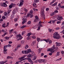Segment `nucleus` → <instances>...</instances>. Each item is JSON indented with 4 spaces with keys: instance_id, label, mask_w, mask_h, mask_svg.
Here are the masks:
<instances>
[{
    "instance_id": "8",
    "label": "nucleus",
    "mask_w": 64,
    "mask_h": 64,
    "mask_svg": "<svg viewBox=\"0 0 64 64\" xmlns=\"http://www.w3.org/2000/svg\"><path fill=\"white\" fill-rule=\"evenodd\" d=\"M26 60H28V62L30 63V64H33L34 63L31 60V58H26Z\"/></svg>"
},
{
    "instance_id": "3",
    "label": "nucleus",
    "mask_w": 64,
    "mask_h": 64,
    "mask_svg": "<svg viewBox=\"0 0 64 64\" xmlns=\"http://www.w3.org/2000/svg\"><path fill=\"white\" fill-rule=\"evenodd\" d=\"M43 8L42 9V14H41V16L44 19H45V14H44V7H43Z\"/></svg>"
},
{
    "instance_id": "47",
    "label": "nucleus",
    "mask_w": 64,
    "mask_h": 64,
    "mask_svg": "<svg viewBox=\"0 0 64 64\" xmlns=\"http://www.w3.org/2000/svg\"><path fill=\"white\" fill-rule=\"evenodd\" d=\"M24 10L26 12H27L28 11V10H27L26 8H24Z\"/></svg>"
},
{
    "instance_id": "54",
    "label": "nucleus",
    "mask_w": 64,
    "mask_h": 64,
    "mask_svg": "<svg viewBox=\"0 0 64 64\" xmlns=\"http://www.w3.org/2000/svg\"><path fill=\"white\" fill-rule=\"evenodd\" d=\"M28 57H32V56H31V55L29 54L28 55Z\"/></svg>"
},
{
    "instance_id": "1",
    "label": "nucleus",
    "mask_w": 64,
    "mask_h": 64,
    "mask_svg": "<svg viewBox=\"0 0 64 64\" xmlns=\"http://www.w3.org/2000/svg\"><path fill=\"white\" fill-rule=\"evenodd\" d=\"M53 35L54 36L53 37L54 38H56L57 39H59L60 38V36L58 34L57 32H55Z\"/></svg>"
},
{
    "instance_id": "53",
    "label": "nucleus",
    "mask_w": 64,
    "mask_h": 64,
    "mask_svg": "<svg viewBox=\"0 0 64 64\" xmlns=\"http://www.w3.org/2000/svg\"><path fill=\"white\" fill-rule=\"evenodd\" d=\"M61 58H58L56 60V61H59V60H61Z\"/></svg>"
},
{
    "instance_id": "14",
    "label": "nucleus",
    "mask_w": 64,
    "mask_h": 64,
    "mask_svg": "<svg viewBox=\"0 0 64 64\" xmlns=\"http://www.w3.org/2000/svg\"><path fill=\"white\" fill-rule=\"evenodd\" d=\"M26 16L27 17H29V16H30V18H32V17H33V16H32V15H31V14H28Z\"/></svg>"
},
{
    "instance_id": "30",
    "label": "nucleus",
    "mask_w": 64,
    "mask_h": 64,
    "mask_svg": "<svg viewBox=\"0 0 64 64\" xmlns=\"http://www.w3.org/2000/svg\"><path fill=\"white\" fill-rule=\"evenodd\" d=\"M42 50V49L41 48L40 49V48L39 49H38V52L39 53H40V52H41V51Z\"/></svg>"
},
{
    "instance_id": "11",
    "label": "nucleus",
    "mask_w": 64,
    "mask_h": 64,
    "mask_svg": "<svg viewBox=\"0 0 64 64\" xmlns=\"http://www.w3.org/2000/svg\"><path fill=\"white\" fill-rule=\"evenodd\" d=\"M16 36L18 37H19L20 38H19L18 39V40H20L22 39V38H23V37L21 36V35H20V34Z\"/></svg>"
},
{
    "instance_id": "6",
    "label": "nucleus",
    "mask_w": 64,
    "mask_h": 64,
    "mask_svg": "<svg viewBox=\"0 0 64 64\" xmlns=\"http://www.w3.org/2000/svg\"><path fill=\"white\" fill-rule=\"evenodd\" d=\"M6 3H7V4H8V2L7 1H6L5 2V3L4 2L2 3V4L1 5V6H2V7H6L7 6V5L6 4Z\"/></svg>"
},
{
    "instance_id": "7",
    "label": "nucleus",
    "mask_w": 64,
    "mask_h": 64,
    "mask_svg": "<svg viewBox=\"0 0 64 64\" xmlns=\"http://www.w3.org/2000/svg\"><path fill=\"white\" fill-rule=\"evenodd\" d=\"M50 40V39H48L47 40H46V39L42 40L45 41H46V42L47 43H48V42H49V44H51V43H52V41L50 40Z\"/></svg>"
},
{
    "instance_id": "46",
    "label": "nucleus",
    "mask_w": 64,
    "mask_h": 64,
    "mask_svg": "<svg viewBox=\"0 0 64 64\" xmlns=\"http://www.w3.org/2000/svg\"><path fill=\"white\" fill-rule=\"evenodd\" d=\"M14 31V29H12L9 30V32H12V31Z\"/></svg>"
},
{
    "instance_id": "35",
    "label": "nucleus",
    "mask_w": 64,
    "mask_h": 64,
    "mask_svg": "<svg viewBox=\"0 0 64 64\" xmlns=\"http://www.w3.org/2000/svg\"><path fill=\"white\" fill-rule=\"evenodd\" d=\"M26 56V55H24L23 56L20 58H21V59H23V58H25Z\"/></svg>"
},
{
    "instance_id": "51",
    "label": "nucleus",
    "mask_w": 64,
    "mask_h": 64,
    "mask_svg": "<svg viewBox=\"0 0 64 64\" xmlns=\"http://www.w3.org/2000/svg\"><path fill=\"white\" fill-rule=\"evenodd\" d=\"M35 44V43L34 42H32V45L33 46V45H34Z\"/></svg>"
},
{
    "instance_id": "10",
    "label": "nucleus",
    "mask_w": 64,
    "mask_h": 64,
    "mask_svg": "<svg viewBox=\"0 0 64 64\" xmlns=\"http://www.w3.org/2000/svg\"><path fill=\"white\" fill-rule=\"evenodd\" d=\"M15 6V4H14V3H12L10 4V5L9 6V7L10 8L9 9H11V8H12V7H14Z\"/></svg>"
},
{
    "instance_id": "55",
    "label": "nucleus",
    "mask_w": 64,
    "mask_h": 64,
    "mask_svg": "<svg viewBox=\"0 0 64 64\" xmlns=\"http://www.w3.org/2000/svg\"><path fill=\"white\" fill-rule=\"evenodd\" d=\"M26 39H27L28 40H29L30 39V38L29 37V36H28L26 38Z\"/></svg>"
},
{
    "instance_id": "49",
    "label": "nucleus",
    "mask_w": 64,
    "mask_h": 64,
    "mask_svg": "<svg viewBox=\"0 0 64 64\" xmlns=\"http://www.w3.org/2000/svg\"><path fill=\"white\" fill-rule=\"evenodd\" d=\"M7 46L8 47H11V45L10 44H9L8 45H7Z\"/></svg>"
},
{
    "instance_id": "12",
    "label": "nucleus",
    "mask_w": 64,
    "mask_h": 64,
    "mask_svg": "<svg viewBox=\"0 0 64 64\" xmlns=\"http://www.w3.org/2000/svg\"><path fill=\"white\" fill-rule=\"evenodd\" d=\"M57 19L58 20L60 21H61L62 19H63V18H62V16L61 17H58V18H57Z\"/></svg>"
},
{
    "instance_id": "42",
    "label": "nucleus",
    "mask_w": 64,
    "mask_h": 64,
    "mask_svg": "<svg viewBox=\"0 0 64 64\" xmlns=\"http://www.w3.org/2000/svg\"><path fill=\"white\" fill-rule=\"evenodd\" d=\"M48 31L49 32H52V30L51 29H50V28H49Z\"/></svg>"
},
{
    "instance_id": "39",
    "label": "nucleus",
    "mask_w": 64,
    "mask_h": 64,
    "mask_svg": "<svg viewBox=\"0 0 64 64\" xmlns=\"http://www.w3.org/2000/svg\"><path fill=\"white\" fill-rule=\"evenodd\" d=\"M57 4V2H56L54 4H53L52 5L53 6H55Z\"/></svg>"
},
{
    "instance_id": "45",
    "label": "nucleus",
    "mask_w": 64,
    "mask_h": 64,
    "mask_svg": "<svg viewBox=\"0 0 64 64\" xmlns=\"http://www.w3.org/2000/svg\"><path fill=\"white\" fill-rule=\"evenodd\" d=\"M6 34H7V32H6V33L4 34V35H2V36H5V35H6Z\"/></svg>"
},
{
    "instance_id": "23",
    "label": "nucleus",
    "mask_w": 64,
    "mask_h": 64,
    "mask_svg": "<svg viewBox=\"0 0 64 64\" xmlns=\"http://www.w3.org/2000/svg\"><path fill=\"white\" fill-rule=\"evenodd\" d=\"M54 52H55V50H54L53 51V52H52V53L51 52L49 53V55L50 56H51V55H52V53Z\"/></svg>"
},
{
    "instance_id": "22",
    "label": "nucleus",
    "mask_w": 64,
    "mask_h": 64,
    "mask_svg": "<svg viewBox=\"0 0 64 64\" xmlns=\"http://www.w3.org/2000/svg\"><path fill=\"white\" fill-rule=\"evenodd\" d=\"M19 60H21V59L22 60V61H23L24 60H25V59L26 60V58H18Z\"/></svg>"
},
{
    "instance_id": "9",
    "label": "nucleus",
    "mask_w": 64,
    "mask_h": 64,
    "mask_svg": "<svg viewBox=\"0 0 64 64\" xmlns=\"http://www.w3.org/2000/svg\"><path fill=\"white\" fill-rule=\"evenodd\" d=\"M23 3H24V0H20V2L19 5V6L21 7L23 5Z\"/></svg>"
},
{
    "instance_id": "25",
    "label": "nucleus",
    "mask_w": 64,
    "mask_h": 64,
    "mask_svg": "<svg viewBox=\"0 0 64 64\" xmlns=\"http://www.w3.org/2000/svg\"><path fill=\"white\" fill-rule=\"evenodd\" d=\"M14 14H12L10 16L11 18H14Z\"/></svg>"
},
{
    "instance_id": "56",
    "label": "nucleus",
    "mask_w": 64,
    "mask_h": 64,
    "mask_svg": "<svg viewBox=\"0 0 64 64\" xmlns=\"http://www.w3.org/2000/svg\"><path fill=\"white\" fill-rule=\"evenodd\" d=\"M2 32H4V33H5V32H6L5 31V30H2Z\"/></svg>"
},
{
    "instance_id": "27",
    "label": "nucleus",
    "mask_w": 64,
    "mask_h": 64,
    "mask_svg": "<svg viewBox=\"0 0 64 64\" xmlns=\"http://www.w3.org/2000/svg\"><path fill=\"white\" fill-rule=\"evenodd\" d=\"M32 52V56H34V55H35V53L34 52L32 51V52L31 51V52Z\"/></svg>"
},
{
    "instance_id": "37",
    "label": "nucleus",
    "mask_w": 64,
    "mask_h": 64,
    "mask_svg": "<svg viewBox=\"0 0 64 64\" xmlns=\"http://www.w3.org/2000/svg\"><path fill=\"white\" fill-rule=\"evenodd\" d=\"M37 40L38 42H39L40 40V38H37Z\"/></svg>"
},
{
    "instance_id": "40",
    "label": "nucleus",
    "mask_w": 64,
    "mask_h": 64,
    "mask_svg": "<svg viewBox=\"0 0 64 64\" xmlns=\"http://www.w3.org/2000/svg\"><path fill=\"white\" fill-rule=\"evenodd\" d=\"M32 38H33V39H35L36 38V37L34 36H32Z\"/></svg>"
},
{
    "instance_id": "13",
    "label": "nucleus",
    "mask_w": 64,
    "mask_h": 64,
    "mask_svg": "<svg viewBox=\"0 0 64 64\" xmlns=\"http://www.w3.org/2000/svg\"><path fill=\"white\" fill-rule=\"evenodd\" d=\"M56 45L57 46H59L61 45V43L58 42H56Z\"/></svg>"
},
{
    "instance_id": "60",
    "label": "nucleus",
    "mask_w": 64,
    "mask_h": 64,
    "mask_svg": "<svg viewBox=\"0 0 64 64\" xmlns=\"http://www.w3.org/2000/svg\"><path fill=\"white\" fill-rule=\"evenodd\" d=\"M14 20L15 22H16V21H17V18H15L14 19Z\"/></svg>"
},
{
    "instance_id": "5",
    "label": "nucleus",
    "mask_w": 64,
    "mask_h": 64,
    "mask_svg": "<svg viewBox=\"0 0 64 64\" xmlns=\"http://www.w3.org/2000/svg\"><path fill=\"white\" fill-rule=\"evenodd\" d=\"M39 0H34V4H33V6L35 8L37 7V6H36V3L39 2Z\"/></svg>"
},
{
    "instance_id": "2",
    "label": "nucleus",
    "mask_w": 64,
    "mask_h": 64,
    "mask_svg": "<svg viewBox=\"0 0 64 64\" xmlns=\"http://www.w3.org/2000/svg\"><path fill=\"white\" fill-rule=\"evenodd\" d=\"M31 52V49H30L26 50H24V51L23 50L22 51V54H26L29 53L30 52Z\"/></svg>"
},
{
    "instance_id": "41",
    "label": "nucleus",
    "mask_w": 64,
    "mask_h": 64,
    "mask_svg": "<svg viewBox=\"0 0 64 64\" xmlns=\"http://www.w3.org/2000/svg\"><path fill=\"white\" fill-rule=\"evenodd\" d=\"M2 27H4V28H5V24L4 23V24H3L2 26Z\"/></svg>"
},
{
    "instance_id": "64",
    "label": "nucleus",
    "mask_w": 64,
    "mask_h": 64,
    "mask_svg": "<svg viewBox=\"0 0 64 64\" xmlns=\"http://www.w3.org/2000/svg\"><path fill=\"white\" fill-rule=\"evenodd\" d=\"M61 53L62 54H64V51H61Z\"/></svg>"
},
{
    "instance_id": "57",
    "label": "nucleus",
    "mask_w": 64,
    "mask_h": 64,
    "mask_svg": "<svg viewBox=\"0 0 64 64\" xmlns=\"http://www.w3.org/2000/svg\"><path fill=\"white\" fill-rule=\"evenodd\" d=\"M5 38L6 39V40H8V39H9V37H5Z\"/></svg>"
},
{
    "instance_id": "19",
    "label": "nucleus",
    "mask_w": 64,
    "mask_h": 64,
    "mask_svg": "<svg viewBox=\"0 0 64 64\" xmlns=\"http://www.w3.org/2000/svg\"><path fill=\"white\" fill-rule=\"evenodd\" d=\"M31 35V33H28L26 34V36H27V37H29Z\"/></svg>"
},
{
    "instance_id": "36",
    "label": "nucleus",
    "mask_w": 64,
    "mask_h": 64,
    "mask_svg": "<svg viewBox=\"0 0 64 64\" xmlns=\"http://www.w3.org/2000/svg\"><path fill=\"white\" fill-rule=\"evenodd\" d=\"M16 12H16V11H15V10H14L13 11L12 13L14 14H15Z\"/></svg>"
},
{
    "instance_id": "52",
    "label": "nucleus",
    "mask_w": 64,
    "mask_h": 64,
    "mask_svg": "<svg viewBox=\"0 0 64 64\" xmlns=\"http://www.w3.org/2000/svg\"><path fill=\"white\" fill-rule=\"evenodd\" d=\"M24 40H22L21 41V44H24Z\"/></svg>"
},
{
    "instance_id": "63",
    "label": "nucleus",
    "mask_w": 64,
    "mask_h": 64,
    "mask_svg": "<svg viewBox=\"0 0 64 64\" xmlns=\"http://www.w3.org/2000/svg\"><path fill=\"white\" fill-rule=\"evenodd\" d=\"M61 23V22L60 21H58L57 22V24H59V23Z\"/></svg>"
},
{
    "instance_id": "32",
    "label": "nucleus",
    "mask_w": 64,
    "mask_h": 64,
    "mask_svg": "<svg viewBox=\"0 0 64 64\" xmlns=\"http://www.w3.org/2000/svg\"><path fill=\"white\" fill-rule=\"evenodd\" d=\"M14 10L16 12H17V11H18V10L17 9V8H15Z\"/></svg>"
},
{
    "instance_id": "16",
    "label": "nucleus",
    "mask_w": 64,
    "mask_h": 64,
    "mask_svg": "<svg viewBox=\"0 0 64 64\" xmlns=\"http://www.w3.org/2000/svg\"><path fill=\"white\" fill-rule=\"evenodd\" d=\"M8 46H4V50L5 51V50H6V51H7V49H6V48H7Z\"/></svg>"
},
{
    "instance_id": "33",
    "label": "nucleus",
    "mask_w": 64,
    "mask_h": 64,
    "mask_svg": "<svg viewBox=\"0 0 64 64\" xmlns=\"http://www.w3.org/2000/svg\"><path fill=\"white\" fill-rule=\"evenodd\" d=\"M26 33V32L25 31H24V32H22V35H24V34H25Z\"/></svg>"
},
{
    "instance_id": "50",
    "label": "nucleus",
    "mask_w": 64,
    "mask_h": 64,
    "mask_svg": "<svg viewBox=\"0 0 64 64\" xmlns=\"http://www.w3.org/2000/svg\"><path fill=\"white\" fill-rule=\"evenodd\" d=\"M41 60L42 62H43L45 61V60L41 59Z\"/></svg>"
},
{
    "instance_id": "62",
    "label": "nucleus",
    "mask_w": 64,
    "mask_h": 64,
    "mask_svg": "<svg viewBox=\"0 0 64 64\" xmlns=\"http://www.w3.org/2000/svg\"><path fill=\"white\" fill-rule=\"evenodd\" d=\"M3 12V11H2L0 10V13H2Z\"/></svg>"
},
{
    "instance_id": "61",
    "label": "nucleus",
    "mask_w": 64,
    "mask_h": 64,
    "mask_svg": "<svg viewBox=\"0 0 64 64\" xmlns=\"http://www.w3.org/2000/svg\"><path fill=\"white\" fill-rule=\"evenodd\" d=\"M37 20H36V19H35L34 20V22H37Z\"/></svg>"
},
{
    "instance_id": "21",
    "label": "nucleus",
    "mask_w": 64,
    "mask_h": 64,
    "mask_svg": "<svg viewBox=\"0 0 64 64\" xmlns=\"http://www.w3.org/2000/svg\"><path fill=\"white\" fill-rule=\"evenodd\" d=\"M60 52H58L56 53V57H57L58 56H59L60 55Z\"/></svg>"
},
{
    "instance_id": "20",
    "label": "nucleus",
    "mask_w": 64,
    "mask_h": 64,
    "mask_svg": "<svg viewBox=\"0 0 64 64\" xmlns=\"http://www.w3.org/2000/svg\"><path fill=\"white\" fill-rule=\"evenodd\" d=\"M33 10H30V14L31 15H32V16L33 14H33Z\"/></svg>"
},
{
    "instance_id": "58",
    "label": "nucleus",
    "mask_w": 64,
    "mask_h": 64,
    "mask_svg": "<svg viewBox=\"0 0 64 64\" xmlns=\"http://www.w3.org/2000/svg\"><path fill=\"white\" fill-rule=\"evenodd\" d=\"M2 19H5V16H2Z\"/></svg>"
},
{
    "instance_id": "15",
    "label": "nucleus",
    "mask_w": 64,
    "mask_h": 64,
    "mask_svg": "<svg viewBox=\"0 0 64 64\" xmlns=\"http://www.w3.org/2000/svg\"><path fill=\"white\" fill-rule=\"evenodd\" d=\"M55 49V46H53L52 47L50 48L52 52V51H53V50H54V49Z\"/></svg>"
},
{
    "instance_id": "48",
    "label": "nucleus",
    "mask_w": 64,
    "mask_h": 64,
    "mask_svg": "<svg viewBox=\"0 0 64 64\" xmlns=\"http://www.w3.org/2000/svg\"><path fill=\"white\" fill-rule=\"evenodd\" d=\"M18 48H17L16 47V49H15L14 50V52H15L16 50H17V49H18Z\"/></svg>"
},
{
    "instance_id": "29",
    "label": "nucleus",
    "mask_w": 64,
    "mask_h": 64,
    "mask_svg": "<svg viewBox=\"0 0 64 64\" xmlns=\"http://www.w3.org/2000/svg\"><path fill=\"white\" fill-rule=\"evenodd\" d=\"M11 11V10L10 9H9L8 10V13H10Z\"/></svg>"
},
{
    "instance_id": "31",
    "label": "nucleus",
    "mask_w": 64,
    "mask_h": 64,
    "mask_svg": "<svg viewBox=\"0 0 64 64\" xmlns=\"http://www.w3.org/2000/svg\"><path fill=\"white\" fill-rule=\"evenodd\" d=\"M26 27V25H23L22 26L21 28L22 29H23V28H25V27Z\"/></svg>"
},
{
    "instance_id": "4",
    "label": "nucleus",
    "mask_w": 64,
    "mask_h": 64,
    "mask_svg": "<svg viewBox=\"0 0 64 64\" xmlns=\"http://www.w3.org/2000/svg\"><path fill=\"white\" fill-rule=\"evenodd\" d=\"M27 16H24L22 18V19L23 21H24L22 22V24L23 25L24 24V23L26 22V21H27V20H26V19H27Z\"/></svg>"
},
{
    "instance_id": "34",
    "label": "nucleus",
    "mask_w": 64,
    "mask_h": 64,
    "mask_svg": "<svg viewBox=\"0 0 64 64\" xmlns=\"http://www.w3.org/2000/svg\"><path fill=\"white\" fill-rule=\"evenodd\" d=\"M53 0V1H52V2L50 3V4H53V3H54V2H55V1H56V0Z\"/></svg>"
},
{
    "instance_id": "44",
    "label": "nucleus",
    "mask_w": 64,
    "mask_h": 64,
    "mask_svg": "<svg viewBox=\"0 0 64 64\" xmlns=\"http://www.w3.org/2000/svg\"><path fill=\"white\" fill-rule=\"evenodd\" d=\"M38 61L39 62V63H41L42 62H41V59H40V60H38Z\"/></svg>"
},
{
    "instance_id": "43",
    "label": "nucleus",
    "mask_w": 64,
    "mask_h": 64,
    "mask_svg": "<svg viewBox=\"0 0 64 64\" xmlns=\"http://www.w3.org/2000/svg\"><path fill=\"white\" fill-rule=\"evenodd\" d=\"M31 21H29L28 22V24H31Z\"/></svg>"
},
{
    "instance_id": "18",
    "label": "nucleus",
    "mask_w": 64,
    "mask_h": 64,
    "mask_svg": "<svg viewBox=\"0 0 64 64\" xmlns=\"http://www.w3.org/2000/svg\"><path fill=\"white\" fill-rule=\"evenodd\" d=\"M35 18H36L35 19H36L38 21L39 20V18H38V16H35Z\"/></svg>"
},
{
    "instance_id": "24",
    "label": "nucleus",
    "mask_w": 64,
    "mask_h": 64,
    "mask_svg": "<svg viewBox=\"0 0 64 64\" xmlns=\"http://www.w3.org/2000/svg\"><path fill=\"white\" fill-rule=\"evenodd\" d=\"M29 47V46H28V45H26L25 47V49H27V48H28Z\"/></svg>"
},
{
    "instance_id": "26",
    "label": "nucleus",
    "mask_w": 64,
    "mask_h": 64,
    "mask_svg": "<svg viewBox=\"0 0 64 64\" xmlns=\"http://www.w3.org/2000/svg\"><path fill=\"white\" fill-rule=\"evenodd\" d=\"M57 21V20L56 19H55V20H52V24H54V23L55 22V21Z\"/></svg>"
},
{
    "instance_id": "17",
    "label": "nucleus",
    "mask_w": 64,
    "mask_h": 64,
    "mask_svg": "<svg viewBox=\"0 0 64 64\" xmlns=\"http://www.w3.org/2000/svg\"><path fill=\"white\" fill-rule=\"evenodd\" d=\"M7 61H8V60H6L4 62H0V64H4L5 63H6Z\"/></svg>"
},
{
    "instance_id": "28",
    "label": "nucleus",
    "mask_w": 64,
    "mask_h": 64,
    "mask_svg": "<svg viewBox=\"0 0 64 64\" xmlns=\"http://www.w3.org/2000/svg\"><path fill=\"white\" fill-rule=\"evenodd\" d=\"M4 50V54H6L7 53V50Z\"/></svg>"
},
{
    "instance_id": "59",
    "label": "nucleus",
    "mask_w": 64,
    "mask_h": 64,
    "mask_svg": "<svg viewBox=\"0 0 64 64\" xmlns=\"http://www.w3.org/2000/svg\"><path fill=\"white\" fill-rule=\"evenodd\" d=\"M38 26H39L40 27H43V26H42V25L40 24H38Z\"/></svg>"
},
{
    "instance_id": "38",
    "label": "nucleus",
    "mask_w": 64,
    "mask_h": 64,
    "mask_svg": "<svg viewBox=\"0 0 64 64\" xmlns=\"http://www.w3.org/2000/svg\"><path fill=\"white\" fill-rule=\"evenodd\" d=\"M54 14H55L54 12H52V14H50L51 16H53V15H54Z\"/></svg>"
}]
</instances>
